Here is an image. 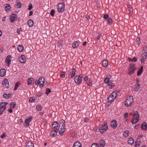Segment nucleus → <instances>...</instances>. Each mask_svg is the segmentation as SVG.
<instances>
[{"label": "nucleus", "mask_w": 147, "mask_h": 147, "mask_svg": "<svg viewBox=\"0 0 147 147\" xmlns=\"http://www.w3.org/2000/svg\"><path fill=\"white\" fill-rule=\"evenodd\" d=\"M102 63L104 67H106L108 65V62L106 60H103Z\"/></svg>", "instance_id": "nucleus-32"}, {"label": "nucleus", "mask_w": 147, "mask_h": 147, "mask_svg": "<svg viewBox=\"0 0 147 147\" xmlns=\"http://www.w3.org/2000/svg\"><path fill=\"white\" fill-rule=\"evenodd\" d=\"M136 68V66L134 63L130 64L129 65V67L128 69L129 71L128 74L130 75L134 73Z\"/></svg>", "instance_id": "nucleus-5"}, {"label": "nucleus", "mask_w": 147, "mask_h": 147, "mask_svg": "<svg viewBox=\"0 0 147 147\" xmlns=\"http://www.w3.org/2000/svg\"><path fill=\"white\" fill-rule=\"evenodd\" d=\"M117 91L115 90L111 94L108 98L109 102L111 103L113 101L117 98Z\"/></svg>", "instance_id": "nucleus-2"}, {"label": "nucleus", "mask_w": 147, "mask_h": 147, "mask_svg": "<svg viewBox=\"0 0 147 147\" xmlns=\"http://www.w3.org/2000/svg\"><path fill=\"white\" fill-rule=\"evenodd\" d=\"M36 109L37 111H40L42 109V108L40 105H38L36 106Z\"/></svg>", "instance_id": "nucleus-45"}, {"label": "nucleus", "mask_w": 147, "mask_h": 147, "mask_svg": "<svg viewBox=\"0 0 147 147\" xmlns=\"http://www.w3.org/2000/svg\"><path fill=\"white\" fill-rule=\"evenodd\" d=\"M51 92V90L49 88H47L46 90L45 93L47 95H48Z\"/></svg>", "instance_id": "nucleus-44"}, {"label": "nucleus", "mask_w": 147, "mask_h": 147, "mask_svg": "<svg viewBox=\"0 0 147 147\" xmlns=\"http://www.w3.org/2000/svg\"><path fill=\"white\" fill-rule=\"evenodd\" d=\"M134 139L133 138H129L128 140V142L129 144L131 145L134 143Z\"/></svg>", "instance_id": "nucleus-36"}, {"label": "nucleus", "mask_w": 147, "mask_h": 147, "mask_svg": "<svg viewBox=\"0 0 147 147\" xmlns=\"http://www.w3.org/2000/svg\"><path fill=\"white\" fill-rule=\"evenodd\" d=\"M140 116L138 112H136L134 114L133 118L131 120V122L132 124L136 123L139 121V117Z\"/></svg>", "instance_id": "nucleus-4"}, {"label": "nucleus", "mask_w": 147, "mask_h": 147, "mask_svg": "<svg viewBox=\"0 0 147 147\" xmlns=\"http://www.w3.org/2000/svg\"><path fill=\"white\" fill-rule=\"evenodd\" d=\"M108 129V126L107 123H105L100 128L99 131L102 134L105 133Z\"/></svg>", "instance_id": "nucleus-7"}, {"label": "nucleus", "mask_w": 147, "mask_h": 147, "mask_svg": "<svg viewBox=\"0 0 147 147\" xmlns=\"http://www.w3.org/2000/svg\"><path fill=\"white\" fill-rule=\"evenodd\" d=\"M45 83V79L43 77H40L39 78L38 80H36L35 82V84L38 85L39 84L40 87L42 88L43 87V84Z\"/></svg>", "instance_id": "nucleus-3"}, {"label": "nucleus", "mask_w": 147, "mask_h": 147, "mask_svg": "<svg viewBox=\"0 0 147 147\" xmlns=\"http://www.w3.org/2000/svg\"><path fill=\"white\" fill-rule=\"evenodd\" d=\"M104 82L106 84H108L109 82H111L110 81V79H109V78H105L104 80Z\"/></svg>", "instance_id": "nucleus-41"}, {"label": "nucleus", "mask_w": 147, "mask_h": 147, "mask_svg": "<svg viewBox=\"0 0 147 147\" xmlns=\"http://www.w3.org/2000/svg\"><path fill=\"white\" fill-rule=\"evenodd\" d=\"M129 61H131L134 62H135L137 61V58L135 57H134L132 59L130 58L128 59Z\"/></svg>", "instance_id": "nucleus-42"}, {"label": "nucleus", "mask_w": 147, "mask_h": 147, "mask_svg": "<svg viewBox=\"0 0 147 147\" xmlns=\"http://www.w3.org/2000/svg\"><path fill=\"white\" fill-rule=\"evenodd\" d=\"M6 136V134L5 133H3L1 136V138H3Z\"/></svg>", "instance_id": "nucleus-54"}, {"label": "nucleus", "mask_w": 147, "mask_h": 147, "mask_svg": "<svg viewBox=\"0 0 147 147\" xmlns=\"http://www.w3.org/2000/svg\"><path fill=\"white\" fill-rule=\"evenodd\" d=\"M82 77L83 76L82 75H80L79 76H77L75 78L74 81L77 85H79L81 83Z\"/></svg>", "instance_id": "nucleus-8"}, {"label": "nucleus", "mask_w": 147, "mask_h": 147, "mask_svg": "<svg viewBox=\"0 0 147 147\" xmlns=\"http://www.w3.org/2000/svg\"><path fill=\"white\" fill-rule=\"evenodd\" d=\"M33 21L31 20H29L28 21V24L29 26L32 27L33 25Z\"/></svg>", "instance_id": "nucleus-31"}, {"label": "nucleus", "mask_w": 147, "mask_h": 147, "mask_svg": "<svg viewBox=\"0 0 147 147\" xmlns=\"http://www.w3.org/2000/svg\"><path fill=\"white\" fill-rule=\"evenodd\" d=\"M79 45V44L78 42L77 41H76L73 43L72 47L74 49L78 47Z\"/></svg>", "instance_id": "nucleus-29"}, {"label": "nucleus", "mask_w": 147, "mask_h": 147, "mask_svg": "<svg viewBox=\"0 0 147 147\" xmlns=\"http://www.w3.org/2000/svg\"><path fill=\"white\" fill-rule=\"evenodd\" d=\"M65 72L62 71L61 72L60 75L62 78H64L65 76Z\"/></svg>", "instance_id": "nucleus-48"}, {"label": "nucleus", "mask_w": 147, "mask_h": 147, "mask_svg": "<svg viewBox=\"0 0 147 147\" xmlns=\"http://www.w3.org/2000/svg\"><path fill=\"white\" fill-rule=\"evenodd\" d=\"M19 60L22 63H24L26 61V57L24 55H22L19 58Z\"/></svg>", "instance_id": "nucleus-12"}, {"label": "nucleus", "mask_w": 147, "mask_h": 147, "mask_svg": "<svg viewBox=\"0 0 147 147\" xmlns=\"http://www.w3.org/2000/svg\"><path fill=\"white\" fill-rule=\"evenodd\" d=\"M129 133V131L128 130L125 131L124 134H123V136L125 137H126L128 135Z\"/></svg>", "instance_id": "nucleus-43"}, {"label": "nucleus", "mask_w": 147, "mask_h": 147, "mask_svg": "<svg viewBox=\"0 0 147 147\" xmlns=\"http://www.w3.org/2000/svg\"><path fill=\"white\" fill-rule=\"evenodd\" d=\"M87 44V42H84L83 44H82V45L84 46H86V44Z\"/></svg>", "instance_id": "nucleus-61"}, {"label": "nucleus", "mask_w": 147, "mask_h": 147, "mask_svg": "<svg viewBox=\"0 0 147 147\" xmlns=\"http://www.w3.org/2000/svg\"><path fill=\"white\" fill-rule=\"evenodd\" d=\"M107 23L109 24H111L113 23V21L112 19L111 18H109L107 20Z\"/></svg>", "instance_id": "nucleus-46"}, {"label": "nucleus", "mask_w": 147, "mask_h": 147, "mask_svg": "<svg viewBox=\"0 0 147 147\" xmlns=\"http://www.w3.org/2000/svg\"><path fill=\"white\" fill-rule=\"evenodd\" d=\"M16 18V15L15 14H13L11 16L10 19V22L13 23L15 19Z\"/></svg>", "instance_id": "nucleus-26"}, {"label": "nucleus", "mask_w": 147, "mask_h": 147, "mask_svg": "<svg viewBox=\"0 0 147 147\" xmlns=\"http://www.w3.org/2000/svg\"><path fill=\"white\" fill-rule=\"evenodd\" d=\"M108 85L109 86V88L110 89L112 88H114L115 86L114 84L112 83L111 81L109 82V83H108Z\"/></svg>", "instance_id": "nucleus-39"}, {"label": "nucleus", "mask_w": 147, "mask_h": 147, "mask_svg": "<svg viewBox=\"0 0 147 147\" xmlns=\"http://www.w3.org/2000/svg\"><path fill=\"white\" fill-rule=\"evenodd\" d=\"M128 113H125L124 115V117L126 118H127L128 116Z\"/></svg>", "instance_id": "nucleus-57"}, {"label": "nucleus", "mask_w": 147, "mask_h": 147, "mask_svg": "<svg viewBox=\"0 0 147 147\" xmlns=\"http://www.w3.org/2000/svg\"><path fill=\"white\" fill-rule=\"evenodd\" d=\"M103 18L105 20H107L109 19V16L107 14H105L104 15Z\"/></svg>", "instance_id": "nucleus-47"}, {"label": "nucleus", "mask_w": 147, "mask_h": 147, "mask_svg": "<svg viewBox=\"0 0 147 147\" xmlns=\"http://www.w3.org/2000/svg\"><path fill=\"white\" fill-rule=\"evenodd\" d=\"M32 8V4H30L28 8V9L29 10H31Z\"/></svg>", "instance_id": "nucleus-56"}, {"label": "nucleus", "mask_w": 147, "mask_h": 147, "mask_svg": "<svg viewBox=\"0 0 147 147\" xmlns=\"http://www.w3.org/2000/svg\"><path fill=\"white\" fill-rule=\"evenodd\" d=\"M55 11L54 9H52L50 12V14L52 16H53L55 15Z\"/></svg>", "instance_id": "nucleus-49"}, {"label": "nucleus", "mask_w": 147, "mask_h": 147, "mask_svg": "<svg viewBox=\"0 0 147 147\" xmlns=\"http://www.w3.org/2000/svg\"><path fill=\"white\" fill-rule=\"evenodd\" d=\"M111 127L114 128H115L117 127V122L115 121H112L111 122Z\"/></svg>", "instance_id": "nucleus-21"}, {"label": "nucleus", "mask_w": 147, "mask_h": 147, "mask_svg": "<svg viewBox=\"0 0 147 147\" xmlns=\"http://www.w3.org/2000/svg\"><path fill=\"white\" fill-rule=\"evenodd\" d=\"M133 96H130L127 99L125 102V105L126 107H129L131 106L133 102Z\"/></svg>", "instance_id": "nucleus-6"}, {"label": "nucleus", "mask_w": 147, "mask_h": 147, "mask_svg": "<svg viewBox=\"0 0 147 147\" xmlns=\"http://www.w3.org/2000/svg\"><path fill=\"white\" fill-rule=\"evenodd\" d=\"M22 4L20 2H17V6L18 8H20L21 7Z\"/></svg>", "instance_id": "nucleus-50"}, {"label": "nucleus", "mask_w": 147, "mask_h": 147, "mask_svg": "<svg viewBox=\"0 0 147 147\" xmlns=\"http://www.w3.org/2000/svg\"><path fill=\"white\" fill-rule=\"evenodd\" d=\"M73 147H82V144L79 142H76L74 144Z\"/></svg>", "instance_id": "nucleus-24"}, {"label": "nucleus", "mask_w": 147, "mask_h": 147, "mask_svg": "<svg viewBox=\"0 0 147 147\" xmlns=\"http://www.w3.org/2000/svg\"><path fill=\"white\" fill-rule=\"evenodd\" d=\"M33 12L32 11H30L29 12V16H31L33 14Z\"/></svg>", "instance_id": "nucleus-62"}, {"label": "nucleus", "mask_w": 147, "mask_h": 147, "mask_svg": "<svg viewBox=\"0 0 147 147\" xmlns=\"http://www.w3.org/2000/svg\"><path fill=\"white\" fill-rule=\"evenodd\" d=\"M8 103L6 102H2L0 104V108L3 111H4L6 108V106Z\"/></svg>", "instance_id": "nucleus-14"}, {"label": "nucleus", "mask_w": 147, "mask_h": 147, "mask_svg": "<svg viewBox=\"0 0 147 147\" xmlns=\"http://www.w3.org/2000/svg\"><path fill=\"white\" fill-rule=\"evenodd\" d=\"M91 147H98V144L97 143H94L92 144Z\"/></svg>", "instance_id": "nucleus-52"}, {"label": "nucleus", "mask_w": 147, "mask_h": 147, "mask_svg": "<svg viewBox=\"0 0 147 147\" xmlns=\"http://www.w3.org/2000/svg\"><path fill=\"white\" fill-rule=\"evenodd\" d=\"M22 31V29L21 28H18L17 30V33L19 34H20V32Z\"/></svg>", "instance_id": "nucleus-53"}, {"label": "nucleus", "mask_w": 147, "mask_h": 147, "mask_svg": "<svg viewBox=\"0 0 147 147\" xmlns=\"http://www.w3.org/2000/svg\"><path fill=\"white\" fill-rule=\"evenodd\" d=\"M58 131V129H55L52 130L51 132V136L52 137H54L57 135V133Z\"/></svg>", "instance_id": "nucleus-13"}, {"label": "nucleus", "mask_w": 147, "mask_h": 147, "mask_svg": "<svg viewBox=\"0 0 147 147\" xmlns=\"http://www.w3.org/2000/svg\"><path fill=\"white\" fill-rule=\"evenodd\" d=\"M11 56L8 55L6 58V62L7 63V66H9L10 65L11 60Z\"/></svg>", "instance_id": "nucleus-17"}, {"label": "nucleus", "mask_w": 147, "mask_h": 147, "mask_svg": "<svg viewBox=\"0 0 147 147\" xmlns=\"http://www.w3.org/2000/svg\"><path fill=\"white\" fill-rule=\"evenodd\" d=\"M2 84L4 86H5L7 88H9V84L8 80L6 78H5Z\"/></svg>", "instance_id": "nucleus-16"}, {"label": "nucleus", "mask_w": 147, "mask_h": 147, "mask_svg": "<svg viewBox=\"0 0 147 147\" xmlns=\"http://www.w3.org/2000/svg\"><path fill=\"white\" fill-rule=\"evenodd\" d=\"M65 4L64 3L59 4L58 7V11L61 13L65 10Z\"/></svg>", "instance_id": "nucleus-9"}, {"label": "nucleus", "mask_w": 147, "mask_h": 147, "mask_svg": "<svg viewBox=\"0 0 147 147\" xmlns=\"http://www.w3.org/2000/svg\"><path fill=\"white\" fill-rule=\"evenodd\" d=\"M92 80L91 79H88V80L87 81L86 83L88 86H90L92 84Z\"/></svg>", "instance_id": "nucleus-37"}, {"label": "nucleus", "mask_w": 147, "mask_h": 147, "mask_svg": "<svg viewBox=\"0 0 147 147\" xmlns=\"http://www.w3.org/2000/svg\"><path fill=\"white\" fill-rule=\"evenodd\" d=\"M140 85L138 83H137L135 84V86L133 88V90L134 91H137L140 89Z\"/></svg>", "instance_id": "nucleus-20"}, {"label": "nucleus", "mask_w": 147, "mask_h": 147, "mask_svg": "<svg viewBox=\"0 0 147 147\" xmlns=\"http://www.w3.org/2000/svg\"><path fill=\"white\" fill-rule=\"evenodd\" d=\"M141 128L142 130H147V123L145 122H144L141 125Z\"/></svg>", "instance_id": "nucleus-18"}, {"label": "nucleus", "mask_w": 147, "mask_h": 147, "mask_svg": "<svg viewBox=\"0 0 147 147\" xmlns=\"http://www.w3.org/2000/svg\"><path fill=\"white\" fill-rule=\"evenodd\" d=\"M140 42H141V41H140V39L138 38H137V43H138V44H140Z\"/></svg>", "instance_id": "nucleus-55"}, {"label": "nucleus", "mask_w": 147, "mask_h": 147, "mask_svg": "<svg viewBox=\"0 0 147 147\" xmlns=\"http://www.w3.org/2000/svg\"><path fill=\"white\" fill-rule=\"evenodd\" d=\"M6 74L5 70L2 69L0 70V76L2 77L4 76Z\"/></svg>", "instance_id": "nucleus-23"}, {"label": "nucleus", "mask_w": 147, "mask_h": 147, "mask_svg": "<svg viewBox=\"0 0 147 147\" xmlns=\"http://www.w3.org/2000/svg\"><path fill=\"white\" fill-rule=\"evenodd\" d=\"M11 94L10 93H9L8 94L6 93H5L3 94V98L6 99H8L11 96Z\"/></svg>", "instance_id": "nucleus-28"}, {"label": "nucleus", "mask_w": 147, "mask_h": 147, "mask_svg": "<svg viewBox=\"0 0 147 147\" xmlns=\"http://www.w3.org/2000/svg\"><path fill=\"white\" fill-rule=\"evenodd\" d=\"M34 80L33 78H28V85H30L32 83V81Z\"/></svg>", "instance_id": "nucleus-40"}, {"label": "nucleus", "mask_w": 147, "mask_h": 147, "mask_svg": "<svg viewBox=\"0 0 147 147\" xmlns=\"http://www.w3.org/2000/svg\"><path fill=\"white\" fill-rule=\"evenodd\" d=\"M10 7L11 5L10 4H6V6L5 7V11L7 12L9 11L10 10Z\"/></svg>", "instance_id": "nucleus-27"}, {"label": "nucleus", "mask_w": 147, "mask_h": 147, "mask_svg": "<svg viewBox=\"0 0 147 147\" xmlns=\"http://www.w3.org/2000/svg\"><path fill=\"white\" fill-rule=\"evenodd\" d=\"M18 50L19 51L22 52L23 51L24 48V47L22 45H19L18 46Z\"/></svg>", "instance_id": "nucleus-35"}, {"label": "nucleus", "mask_w": 147, "mask_h": 147, "mask_svg": "<svg viewBox=\"0 0 147 147\" xmlns=\"http://www.w3.org/2000/svg\"><path fill=\"white\" fill-rule=\"evenodd\" d=\"M88 80V78L86 76L84 78V80L85 81H87Z\"/></svg>", "instance_id": "nucleus-64"}, {"label": "nucleus", "mask_w": 147, "mask_h": 147, "mask_svg": "<svg viewBox=\"0 0 147 147\" xmlns=\"http://www.w3.org/2000/svg\"><path fill=\"white\" fill-rule=\"evenodd\" d=\"M59 124L58 122L57 121H55L53 122L52 125V127L53 129H57V128L58 127Z\"/></svg>", "instance_id": "nucleus-19"}, {"label": "nucleus", "mask_w": 147, "mask_h": 147, "mask_svg": "<svg viewBox=\"0 0 147 147\" xmlns=\"http://www.w3.org/2000/svg\"><path fill=\"white\" fill-rule=\"evenodd\" d=\"M84 121L86 122V123H87L88 122V118H86L85 119H84Z\"/></svg>", "instance_id": "nucleus-60"}, {"label": "nucleus", "mask_w": 147, "mask_h": 147, "mask_svg": "<svg viewBox=\"0 0 147 147\" xmlns=\"http://www.w3.org/2000/svg\"><path fill=\"white\" fill-rule=\"evenodd\" d=\"M16 105V104L15 102H11L10 104V107L11 108L13 109L15 107Z\"/></svg>", "instance_id": "nucleus-38"}, {"label": "nucleus", "mask_w": 147, "mask_h": 147, "mask_svg": "<svg viewBox=\"0 0 147 147\" xmlns=\"http://www.w3.org/2000/svg\"><path fill=\"white\" fill-rule=\"evenodd\" d=\"M76 74V70L74 68H73L71 71L69 72L68 74V77L69 78H72L74 77Z\"/></svg>", "instance_id": "nucleus-11"}, {"label": "nucleus", "mask_w": 147, "mask_h": 147, "mask_svg": "<svg viewBox=\"0 0 147 147\" xmlns=\"http://www.w3.org/2000/svg\"><path fill=\"white\" fill-rule=\"evenodd\" d=\"M100 145V147H104L105 146V142L104 140H102L99 142Z\"/></svg>", "instance_id": "nucleus-34"}, {"label": "nucleus", "mask_w": 147, "mask_h": 147, "mask_svg": "<svg viewBox=\"0 0 147 147\" xmlns=\"http://www.w3.org/2000/svg\"><path fill=\"white\" fill-rule=\"evenodd\" d=\"M65 121L64 120H62L59 123V132L61 135H63L65 131Z\"/></svg>", "instance_id": "nucleus-1"}, {"label": "nucleus", "mask_w": 147, "mask_h": 147, "mask_svg": "<svg viewBox=\"0 0 147 147\" xmlns=\"http://www.w3.org/2000/svg\"><path fill=\"white\" fill-rule=\"evenodd\" d=\"M140 142H139V143L136 142L135 144V147H138L139 146H140Z\"/></svg>", "instance_id": "nucleus-51"}, {"label": "nucleus", "mask_w": 147, "mask_h": 147, "mask_svg": "<svg viewBox=\"0 0 147 147\" xmlns=\"http://www.w3.org/2000/svg\"><path fill=\"white\" fill-rule=\"evenodd\" d=\"M37 100V96H33V97H31L30 98L29 101L30 102H35Z\"/></svg>", "instance_id": "nucleus-22"}, {"label": "nucleus", "mask_w": 147, "mask_h": 147, "mask_svg": "<svg viewBox=\"0 0 147 147\" xmlns=\"http://www.w3.org/2000/svg\"><path fill=\"white\" fill-rule=\"evenodd\" d=\"M8 111L9 113H11L12 112L13 110L11 108H9L8 109Z\"/></svg>", "instance_id": "nucleus-59"}, {"label": "nucleus", "mask_w": 147, "mask_h": 147, "mask_svg": "<svg viewBox=\"0 0 147 147\" xmlns=\"http://www.w3.org/2000/svg\"><path fill=\"white\" fill-rule=\"evenodd\" d=\"M32 117L31 116L28 119H26L25 120V126L27 127L29 126L30 123L32 121Z\"/></svg>", "instance_id": "nucleus-10"}, {"label": "nucleus", "mask_w": 147, "mask_h": 147, "mask_svg": "<svg viewBox=\"0 0 147 147\" xmlns=\"http://www.w3.org/2000/svg\"><path fill=\"white\" fill-rule=\"evenodd\" d=\"M26 147H34L33 143L31 142H28L26 144Z\"/></svg>", "instance_id": "nucleus-25"}, {"label": "nucleus", "mask_w": 147, "mask_h": 147, "mask_svg": "<svg viewBox=\"0 0 147 147\" xmlns=\"http://www.w3.org/2000/svg\"><path fill=\"white\" fill-rule=\"evenodd\" d=\"M147 57V52H145L143 53L141 61L142 63H144L145 61L146 60Z\"/></svg>", "instance_id": "nucleus-15"}, {"label": "nucleus", "mask_w": 147, "mask_h": 147, "mask_svg": "<svg viewBox=\"0 0 147 147\" xmlns=\"http://www.w3.org/2000/svg\"><path fill=\"white\" fill-rule=\"evenodd\" d=\"M20 85V82H17L14 88V90H16L18 88Z\"/></svg>", "instance_id": "nucleus-33"}, {"label": "nucleus", "mask_w": 147, "mask_h": 147, "mask_svg": "<svg viewBox=\"0 0 147 147\" xmlns=\"http://www.w3.org/2000/svg\"><path fill=\"white\" fill-rule=\"evenodd\" d=\"M4 111L3 110L0 108V115L2 114L3 113V112Z\"/></svg>", "instance_id": "nucleus-58"}, {"label": "nucleus", "mask_w": 147, "mask_h": 147, "mask_svg": "<svg viewBox=\"0 0 147 147\" xmlns=\"http://www.w3.org/2000/svg\"><path fill=\"white\" fill-rule=\"evenodd\" d=\"M143 66H141L140 68L138 70V71L137 74V76H139L143 72Z\"/></svg>", "instance_id": "nucleus-30"}, {"label": "nucleus", "mask_w": 147, "mask_h": 147, "mask_svg": "<svg viewBox=\"0 0 147 147\" xmlns=\"http://www.w3.org/2000/svg\"><path fill=\"white\" fill-rule=\"evenodd\" d=\"M100 35H98V36L97 37V38H96L97 40H99L100 39Z\"/></svg>", "instance_id": "nucleus-63"}]
</instances>
